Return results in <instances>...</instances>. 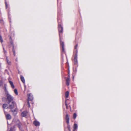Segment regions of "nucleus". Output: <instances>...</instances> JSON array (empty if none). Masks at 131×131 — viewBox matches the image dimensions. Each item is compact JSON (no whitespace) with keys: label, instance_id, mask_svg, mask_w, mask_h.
Returning <instances> with one entry per match:
<instances>
[{"label":"nucleus","instance_id":"nucleus-30","mask_svg":"<svg viewBox=\"0 0 131 131\" xmlns=\"http://www.w3.org/2000/svg\"><path fill=\"white\" fill-rule=\"evenodd\" d=\"M78 46V45L77 44L75 46V49H77V47Z\"/></svg>","mask_w":131,"mask_h":131},{"label":"nucleus","instance_id":"nucleus-36","mask_svg":"<svg viewBox=\"0 0 131 131\" xmlns=\"http://www.w3.org/2000/svg\"><path fill=\"white\" fill-rule=\"evenodd\" d=\"M2 78H1V77H0V79H1Z\"/></svg>","mask_w":131,"mask_h":131},{"label":"nucleus","instance_id":"nucleus-33","mask_svg":"<svg viewBox=\"0 0 131 131\" xmlns=\"http://www.w3.org/2000/svg\"><path fill=\"white\" fill-rule=\"evenodd\" d=\"M66 107L67 108V104H66Z\"/></svg>","mask_w":131,"mask_h":131},{"label":"nucleus","instance_id":"nucleus-20","mask_svg":"<svg viewBox=\"0 0 131 131\" xmlns=\"http://www.w3.org/2000/svg\"><path fill=\"white\" fill-rule=\"evenodd\" d=\"M6 60H7V62L8 63V64L9 65H10V64H11V62L10 61H8V59L7 58H6Z\"/></svg>","mask_w":131,"mask_h":131},{"label":"nucleus","instance_id":"nucleus-7","mask_svg":"<svg viewBox=\"0 0 131 131\" xmlns=\"http://www.w3.org/2000/svg\"><path fill=\"white\" fill-rule=\"evenodd\" d=\"M60 45L62 47V51L63 52H64V44L63 42L60 41Z\"/></svg>","mask_w":131,"mask_h":131},{"label":"nucleus","instance_id":"nucleus-4","mask_svg":"<svg viewBox=\"0 0 131 131\" xmlns=\"http://www.w3.org/2000/svg\"><path fill=\"white\" fill-rule=\"evenodd\" d=\"M59 30V35H60V33H62L63 31V28L61 26V25H59L58 26Z\"/></svg>","mask_w":131,"mask_h":131},{"label":"nucleus","instance_id":"nucleus-31","mask_svg":"<svg viewBox=\"0 0 131 131\" xmlns=\"http://www.w3.org/2000/svg\"><path fill=\"white\" fill-rule=\"evenodd\" d=\"M76 53L75 56H77V50H76Z\"/></svg>","mask_w":131,"mask_h":131},{"label":"nucleus","instance_id":"nucleus-22","mask_svg":"<svg viewBox=\"0 0 131 131\" xmlns=\"http://www.w3.org/2000/svg\"><path fill=\"white\" fill-rule=\"evenodd\" d=\"M11 111H12V112L14 113V112H16V110L15 109H14L13 110H12V109H11Z\"/></svg>","mask_w":131,"mask_h":131},{"label":"nucleus","instance_id":"nucleus-9","mask_svg":"<svg viewBox=\"0 0 131 131\" xmlns=\"http://www.w3.org/2000/svg\"><path fill=\"white\" fill-rule=\"evenodd\" d=\"M66 119L67 123L68 124L69 123V118L68 114L66 115Z\"/></svg>","mask_w":131,"mask_h":131},{"label":"nucleus","instance_id":"nucleus-14","mask_svg":"<svg viewBox=\"0 0 131 131\" xmlns=\"http://www.w3.org/2000/svg\"><path fill=\"white\" fill-rule=\"evenodd\" d=\"M7 105L6 104H4L3 105V107L4 108H9V107L7 106Z\"/></svg>","mask_w":131,"mask_h":131},{"label":"nucleus","instance_id":"nucleus-10","mask_svg":"<svg viewBox=\"0 0 131 131\" xmlns=\"http://www.w3.org/2000/svg\"><path fill=\"white\" fill-rule=\"evenodd\" d=\"M34 124L36 126H39L40 125L39 122L36 121H34Z\"/></svg>","mask_w":131,"mask_h":131},{"label":"nucleus","instance_id":"nucleus-19","mask_svg":"<svg viewBox=\"0 0 131 131\" xmlns=\"http://www.w3.org/2000/svg\"><path fill=\"white\" fill-rule=\"evenodd\" d=\"M77 117V114L75 113H74L73 115V118L74 119H75Z\"/></svg>","mask_w":131,"mask_h":131},{"label":"nucleus","instance_id":"nucleus-23","mask_svg":"<svg viewBox=\"0 0 131 131\" xmlns=\"http://www.w3.org/2000/svg\"><path fill=\"white\" fill-rule=\"evenodd\" d=\"M3 84V82L2 81L0 80V86Z\"/></svg>","mask_w":131,"mask_h":131},{"label":"nucleus","instance_id":"nucleus-18","mask_svg":"<svg viewBox=\"0 0 131 131\" xmlns=\"http://www.w3.org/2000/svg\"><path fill=\"white\" fill-rule=\"evenodd\" d=\"M14 92L15 93L16 95H18V93L17 90V89H15L14 90Z\"/></svg>","mask_w":131,"mask_h":131},{"label":"nucleus","instance_id":"nucleus-3","mask_svg":"<svg viewBox=\"0 0 131 131\" xmlns=\"http://www.w3.org/2000/svg\"><path fill=\"white\" fill-rule=\"evenodd\" d=\"M11 102L12 103L11 104H10V103L9 104V108L11 109H12L14 107L16 106V105L15 102Z\"/></svg>","mask_w":131,"mask_h":131},{"label":"nucleus","instance_id":"nucleus-24","mask_svg":"<svg viewBox=\"0 0 131 131\" xmlns=\"http://www.w3.org/2000/svg\"><path fill=\"white\" fill-rule=\"evenodd\" d=\"M28 107H30V103L29 101H28Z\"/></svg>","mask_w":131,"mask_h":131},{"label":"nucleus","instance_id":"nucleus-5","mask_svg":"<svg viewBox=\"0 0 131 131\" xmlns=\"http://www.w3.org/2000/svg\"><path fill=\"white\" fill-rule=\"evenodd\" d=\"M70 81V77L69 75L67 78L66 80V84L67 85L69 86V85Z\"/></svg>","mask_w":131,"mask_h":131},{"label":"nucleus","instance_id":"nucleus-11","mask_svg":"<svg viewBox=\"0 0 131 131\" xmlns=\"http://www.w3.org/2000/svg\"><path fill=\"white\" fill-rule=\"evenodd\" d=\"M9 82L11 85V87L13 89L14 88L15 86L14 85L13 82L10 80L9 81Z\"/></svg>","mask_w":131,"mask_h":131},{"label":"nucleus","instance_id":"nucleus-2","mask_svg":"<svg viewBox=\"0 0 131 131\" xmlns=\"http://www.w3.org/2000/svg\"><path fill=\"white\" fill-rule=\"evenodd\" d=\"M13 122H14V123L17 124L20 129L21 126L22 124L20 122L19 120L16 118H15L13 119Z\"/></svg>","mask_w":131,"mask_h":131},{"label":"nucleus","instance_id":"nucleus-25","mask_svg":"<svg viewBox=\"0 0 131 131\" xmlns=\"http://www.w3.org/2000/svg\"><path fill=\"white\" fill-rule=\"evenodd\" d=\"M77 56H75V57H74V60H77Z\"/></svg>","mask_w":131,"mask_h":131},{"label":"nucleus","instance_id":"nucleus-12","mask_svg":"<svg viewBox=\"0 0 131 131\" xmlns=\"http://www.w3.org/2000/svg\"><path fill=\"white\" fill-rule=\"evenodd\" d=\"M6 118L7 119H10L11 118V116L9 114H7L6 115Z\"/></svg>","mask_w":131,"mask_h":131},{"label":"nucleus","instance_id":"nucleus-17","mask_svg":"<svg viewBox=\"0 0 131 131\" xmlns=\"http://www.w3.org/2000/svg\"><path fill=\"white\" fill-rule=\"evenodd\" d=\"M13 54L14 56L15 55V51L14 49V46H13Z\"/></svg>","mask_w":131,"mask_h":131},{"label":"nucleus","instance_id":"nucleus-1","mask_svg":"<svg viewBox=\"0 0 131 131\" xmlns=\"http://www.w3.org/2000/svg\"><path fill=\"white\" fill-rule=\"evenodd\" d=\"M5 93L6 95L7 99L8 102L9 104L10 102H12L13 101V100L14 99V98L10 95L8 93V92L6 90V88H5Z\"/></svg>","mask_w":131,"mask_h":131},{"label":"nucleus","instance_id":"nucleus-15","mask_svg":"<svg viewBox=\"0 0 131 131\" xmlns=\"http://www.w3.org/2000/svg\"><path fill=\"white\" fill-rule=\"evenodd\" d=\"M78 128V125L77 124H74L73 131L77 129Z\"/></svg>","mask_w":131,"mask_h":131},{"label":"nucleus","instance_id":"nucleus-21","mask_svg":"<svg viewBox=\"0 0 131 131\" xmlns=\"http://www.w3.org/2000/svg\"><path fill=\"white\" fill-rule=\"evenodd\" d=\"M0 40L1 43L3 42V40L2 39V36L0 35Z\"/></svg>","mask_w":131,"mask_h":131},{"label":"nucleus","instance_id":"nucleus-28","mask_svg":"<svg viewBox=\"0 0 131 131\" xmlns=\"http://www.w3.org/2000/svg\"><path fill=\"white\" fill-rule=\"evenodd\" d=\"M10 43H11V45L13 47V46H14L13 42L11 41Z\"/></svg>","mask_w":131,"mask_h":131},{"label":"nucleus","instance_id":"nucleus-27","mask_svg":"<svg viewBox=\"0 0 131 131\" xmlns=\"http://www.w3.org/2000/svg\"><path fill=\"white\" fill-rule=\"evenodd\" d=\"M74 60V61H75V64H77V60Z\"/></svg>","mask_w":131,"mask_h":131},{"label":"nucleus","instance_id":"nucleus-35","mask_svg":"<svg viewBox=\"0 0 131 131\" xmlns=\"http://www.w3.org/2000/svg\"><path fill=\"white\" fill-rule=\"evenodd\" d=\"M16 61H17V59H16Z\"/></svg>","mask_w":131,"mask_h":131},{"label":"nucleus","instance_id":"nucleus-34","mask_svg":"<svg viewBox=\"0 0 131 131\" xmlns=\"http://www.w3.org/2000/svg\"><path fill=\"white\" fill-rule=\"evenodd\" d=\"M3 49L4 50H4H5L4 48H3Z\"/></svg>","mask_w":131,"mask_h":131},{"label":"nucleus","instance_id":"nucleus-6","mask_svg":"<svg viewBox=\"0 0 131 131\" xmlns=\"http://www.w3.org/2000/svg\"><path fill=\"white\" fill-rule=\"evenodd\" d=\"M28 99L30 101L32 100L33 99V96L31 94H27Z\"/></svg>","mask_w":131,"mask_h":131},{"label":"nucleus","instance_id":"nucleus-26","mask_svg":"<svg viewBox=\"0 0 131 131\" xmlns=\"http://www.w3.org/2000/svg\"><path fill=\"white\" fill-rule=\"evenodd\" d=\"M5 5H6V8H7V4L6 2H5Z\"/></svg>","mask_w":131,"mask_h":131},{"label":"nucleus","instance_id":"nucleus-16","mask_svg":"<svg viewBox=\"0 0 131 131\" xmlns=\"http://www.w3.org/2000/svg\"><path fill=\"white\" fill-rule=\"evenodd\" d=\"M69 92L67 91L65 93V96L67 98L69 96Z\"/></svg>","mask_w":131,"mask_h":131},{"label":"nucleus","instance_id":"nucleus-29","mask_svg":"<svg viewBox=\"0 0 131 131\" xmlns=\"http://www.w3.org/2000/svg\"><path fill=\"white\" fill-rule=\"evenodd\" d=\"M78 46V45L77 44L75 46V49H77V47Z\"/></svg>","mask_w":131,"mask_h":131},{"label":"nucleus","instance_id":"nucleus-8","mask_svg":"<svg viewBox=\"0 0 131 131\" xmlns=\"http://www.w3.org/2000/svg\"><path fill=\"white\" fill-rule=\"evenodd\" d=\"M27 112L26 111H24L21 113V115L22 117H25L27 115Z\"/></svg>","mask_w":131,"mask_h":131},{"label":"nucleus","instance_id":"nucleus-13","mask_svg":"<svg viewBox=\"0 0 131 131\" xmlns=\"http://www.w3.org/2000/svg\"><path fill=\"white\" fill-rule=\"evenodd\" d=\"M20 79L21 81L24 83H25V80L24 77L22 75H20Z\"/></svg>","mask_w":131,"mask_h":131},{"label":"nucleus","instance_id":"nucleus-32","mask_svg":"<svg viewBox=\"0 0 131 131\" xmlns=\"http://www.w3.org/2000/svg\"><path fill=\"white\" fill-rule=\"evenodd\" d=\"M4 52L5 53L6 52V51L5 50H4Z\"/></svg>","mask_w":131,"mask_h":131}]
</instances>
